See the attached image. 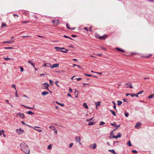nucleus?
Wrapping results in <instances>:
<instances>
[{"mask_svg": "<svg viewBox=\"0 0 154 154\" xmlns=\"http://www.w3.org/2000/svg\"><path fill=\"white\" fill-rule=\"evenodd\" d=\"M22 151L26 154H29L30 150L27 144L24 142H22L20 144Z\"/></svg>", "mask_w": 154, "mask_h": 154, "instance_id": "1", "label": "nucleus"}, {"mask_svg": "<svg viewBox=\"0 0 154 154\" xmlns=\"http://www.w3.org/2000/svg\"><path fill=\"white\" fill-rule=\"evenodd\" d=\"M42 89L48 90V86H49V85L47 83H45L42 84Z\"/></svg>", "mask_w": 154, "mask_h": 154, "instance_id": "2", "label": "nucleus"}, {"mask_svg": "<svg viewBox=\"0 0 154 154\" xmlns=\"http://www.w3.org/2000/svg\"><path fill=\"white\" fill-rule=\"evenodd\" d=\"M125 86L127 88H133L132 84L131 83H127L125 84Z\"/></svg>", "mask_w": 154, "mask_h": 154, "instance_id": "3", "label": "nucleus"}, {"mask_svg": "<svg viewBox=\"0 0 154 154\" xmlns=\"http://www.w3.org/2000/svg\"><path fill=\"white\" fill-rule=\"evenodd\" d=\"M59 22V20H52L53 23L56 25H57Z\"/></svg>", "mask_w": 154, "mask_h": 154, "instance_id": "4", "label": "nucleus"}, {"mask_svg": "<svg viewBox=\"0 0 154 154\" xmlns=\"http://www.w3.org/2000/svg\"><path fill=\"white\" fill-rule=\"evenodd\" d=\"M17 115H19L20 116V117L22 119H24L25 118V116L23 113L20 112L19 113L17 114Z\"/></svg>", "mask_w": 154, "mask_h": 154, "instance_id": "5", "label": "nucleus"}, {"mask_svg": "<svg viewBox=\"0 0 154 154\" xmlns=\"http://www.w3.org/2000/svg\"><path fill=\"white\" fill-rule=\"evenodd\" d=\"M16 131V132L19 134H22L23 132V130H21L20 128L19 130H18V129H17Z\"/></svg>", "mask_w": 154, "mask_h": 154, "instance_id": "6", "label": "nucleus"}, {"mask_svg": "<svg viewBox=\"0 0 154 154\" xmlns=\"http://www.w3.org/2000/svg\"><path fill=\"white\" fill-rule=\"evenodd\" d=\"M14 41V40H10L8 41H5L3 42H2L3 43H11L12 42H13Z\"/></svg>", "mask_w": 154, "mask_h": 154, "instance_id": "7", "label": "nucleus"}, {"mask_svg": "<svg viewBox=\"0 0 154 154\" xmlns=\"http://www.w3.org/2000/svg\"><path fill=\"white\" fill-rule=\"evenodd\" d=\"M115 49L116 50H117L118 51L121 52H123V53L125 52V50H123L122 49H121L120 48H115Z\"/></svg>", "mask_w": 154, "mask_h": 154, "instance_id": "8", "label": "nucleus"}, {"mask_svg": "<svg viewBox=\"0 0 154 154\" xmlns=\"http://www.w3.org/2000/svg\"><path fill=\"white\" fill-rule=\"evenodd\" d=\"M28 62L33 67H35V64L34 62L32 60H29L28 61Z\"/></svg>", "mask_w": 154, "mask_h": 154, "instance_id": "9", "label": "nucleus"}, {"mask_svg": "<svg viewBox=\"0 0 154 154\" xmlns=\"http://www.w3.org/2000/svg\"><path fill=\"white\" fill-rule=\"evenodd\" d=\"M107 37V35L104 34L103 36L100 37V39L104 40Z\"/></svg>", "mask_w": 154, "mask_h": 154, "instance_id": "10", "label": "nucleus"}, {"mask_svg": "<svg viewBox=\"0 0 154 154\" xmlns=\"http://www.w3.org/2000/svg\"><path fill=\"white\" fill-rule=\"evenodd\" d=\"M59 66V64L58 63H55V64H53V66H52V67H51L52 68H53L54 67H58Z\"/></svg>", "mask_w": 154, "mask_h": 154, "instance_id": "11", "label": "nucleus"}, {"mask_svg": "<svg viewBox=\"0 0 154 154\" xmlns=\"http://www.w3.org/2000/svg\"><path fill=\"white\" fill-rule=\"evenodd\" d=\"M141 123H137L135 126V127L137 128L140 127V125H141Z\"/></svg>", "mask_w": 154, "mask_h": 154, "instance_id": "12", "label": "nucleus"}, {"mask_svg": "<svg viewBox=\"0 0 154 154\" xmlns=\"http://www.w3.org/2000/svg\"><path fill=\"white\" fill-rule=\"evenodd\" d=\"M43 66L50 67L51 66V65L50 63H46L44 64Z\"/></svg>", "mask_w": 154, "mask_h": 154, "instance_id": "13", "label": "nucleus"}, {"mask_svg": "<svg viewBox=\"0 0 154 154\" xmlns=\"http://www.w3.org/2000/svg\"><path fill=\"white\" fill-rule=\"evenodd\" d=\"M78 91H77L76 90V89H75V91L74 92V94L75 95V98H77L78 97Z\"/></svg>", "mask_w": 154, "mask_h": 154, "instance_id": "14", "label": "nucleus"}, {"mask_svg": "<svg viewBox=\"0 0 154 154\" xmlns=\"http://www.w3.org/2000/svg\"><path fill=\"white\" fill-rule=\"evenodd\" d=\"M26 113L27 114H28L29 115H33L34 114V113L30 111L27 112H26Z\"/></svg>", "mask_w": 154, "mask_h": 154, "instance_id": "15", "label": "nucleus"}, {"mask_svg": "<svg viewBox=\"0 0 154 154\" xmlns=\"http://www.w3.org/2000/svg\"><path fill=\"white\" fill-rule=\"evenodd\" d=\"M48 94V92L47 91H44L42 93V94L43 96L46 95Z\"/></svg>", "mask_w": 154, "mask_h": 154, "instance_id": "16", "label": "nucleus"}, {"mask_svg": "<svg viewBox=\"0 0 154 154\" xmlns=\"http://www.w3.org/2000/svg\"><path fill=\"white\" fill-rule=\"evenodd\" d=\"M109 152H112L113 154H116V153L115 152L114 150L113 149L108 150Z\"/></svg>", "mask_w": 154, "mask_h": 154, "instance_id": "17", "label": "nucleus"}, {"mask_svg": "<svg viewBox=\"0 0 154 154\" xmlns=\"http://www.w3.org/2000/svg\"><path fill=\"white\" fill-rule=\"evenodd\" d=\"M83 107L85 109H87L88 108V106L86 103H84L83 104Z\"/></svg>", "mask_w": 154, "mask_h": 154, "instance_id": "18", "label": "nucleus"}, {"mask_svg": "<svg viewBox=\"0 0 154 154\" xmlns=\"http://www.w3.org/2000/svg\"><path fill=\"white\" fill-rule=\"evenodd\" d=\"M110 111L111 112L113 116H116V113H115V112L114 111L112 110L111 109H110Z\"/></svg>", "mask_w": 154, "mask_h": 154, "instance_id": "19", "label": "nucleus"}, {"mask_svg": "<svg viewBox=\"0 0 154 154\" xmlns=\"http://www.w3.org/2000/svg\"><path fill=\"white\" fill-rule=\"evenodd\" d=\"M112 103L113 104V108L115 109L116 110V103L115 102H114V101H112Z\"/></svg>", "mask_w": 154, "mask_h": 154, "instance_id": "20", "label": "nucleus"}, {"mask_svg": "<svg viewBox=\"0 0 154 154\" xmlns=\"http://www.w3.org/2000/svg\"><path fill=\"white\" fill-rule=\"evenodd\" d=\"M130 95L131 96V97H134V96H136V97H138V96L137 95V94H130Z\"/></svg>", "mask_w": 154, "mask_h": 154, "instance_id": "21", "label": "nucleus"}, {"mask_svg": "<svg viewBox=\"0 0 154 154\" xmlns=\"http://www.w3.org/2000/svg\"><path fill=\"white\" fill-rule=\"evenodd\" d=\"M95 123L94 122H89L88 125L89 126L92 125L94 124Z\"/></svg>", "mask_w": 154, "mask_h": 154, "instance_id": "22", "label": "nucleus"}, {"mask_svg": "<svg viewBox=\"0 0 154 154\" xmlns=\"http://www.w3.org/2000/svg\"><path fill=\"white\" fill-rule=\"evenodd\" d=\"M89 85V84L86 83H84L83 84V86L87 88L88 87V86Z\"/></svg>", "mask_w": 154, "mask_h": 154, "instance_id": "23", "label": "nucleus"}, {"mask_svg": "<svg viewBox=\"0 0 154 154\" xmlns=\"http://www.w3.org/2000/svg\"><path fill=\"white\" fill-rule=\"evenodd\" d=\"M21 123L23 125H25L26 126L31 127L29 125H27L26 123L23 121H22L21 122Z\"/></svg>", "mask_w": 154, "mask_h": 154, "instance_id": "24", "label": "nucleus"}, {"mask_svg": "<svg viewBox=\"0 0 154 154\" xmlns=\"http://www.w3.org/2000/svg\"><path fill=\"white\" fill-rule=\"evenodd\" d=\"M122 103V102L121 101H117V104L119 106L121 105Z\"/></svg>", "mask_w": 154, "mask_h": 154, "instance_id": "25", "label": "nucleus"}, {"mask_svg": "<svg viewBox=\"0 0 154 154\" xmlns=\"http://www.w3.org/2000/svg\"><path fill=\"white\" fill-rule=\"evenodd\" d=\"M63 37H65V38H69L71 40H74V39L72 38H70V37H68V36H67V35H64L63 36Z\"/></svg>", "mask_w": 154, "mask_h": 154, "instance_id": "26", "label": "nucleus"}, {"mask_svg": "<svg viewBox=\"0 0 154 154\" xmlns=\"http://www.w3.org/2000/svg\"><path fill=\"white\" fill-rule=\"evenodd\" d=\"M95 37L97 38H99L100 39V36L97 33L95 34Z\"/></svg>", "mask_w": 154, "mask_h": 154, "instance_id": "27", "label": "nucleus"}, {"mask_svg": "<svg viewBox=\"0 0 154 154\" xmlns=\"http://www.w3.org/2000/svg\"><path fill=\"white\" fill-rule=\"evenodd\" d=\"M120 124H119V125H116L115 126L116 127V128L114 130V131H115L116 130L117 128H118L120 127Z\"/></svg>", "mask_w": 154, "mask_h": 154, "instance_id": "28", "label": "nucleus"}, {"mask_svg": "<svg viewBox=\"0 0 154 154\" xmlns=\"http://www.w3.org/2000/svg\"><path fill=\"white\" fill-rule=\"evenodd\" d=\"M110 125L112 126H116V122H114L113 123H111Z\"/></svg>", "mask_w": 154, "mask_h": 154, "instance_id": "29", "label": "nucleus"}, {"mask_svg": "<svg viewBox=\"0 0 154 154\" xmlns=\"http://www.w3.org/2000/svg\"><path fill=\"white\" fill-rule=\"evenodd\" d=\"M127 145L129 146H131V144L130 140L127 143Z\"/></svg>", "mask_w": 154, "mask_h": 154, "instance_id": "30", "label": "nucleus"}, {"mask_svg": "<svg viewBox=\"0 0 154 154\" xmlns=\"http://www.w3.org/2000/svg\"><path fill=\"white\" fill-rule=\"evenodd\" d=\"M152 97H154V95L153 94V95H149L148 97V98H152Z\"/></svg>", "mask_w": 154, "mask_h": 154, "instance_id": "31", "label": "nucleus"}, {"mask_svg": "<svg viewBox=\"0 0 154 154\" xmlns=\"http://www.w3.org/2000/svg\"><path fill=\"white\" fill-rule=\"evenodd\" d=\"M49 81L50 82V85H53V81L51 80H49Z\"/></svg>", "mask_w": 154, "mask_h": 154, "instance_id": "32", "label": "nucleus"}, {"mask_svg": "<svg viewBox=\"0 0 154 154\" xmlns=\"http://www.w3.org/2000/svg\"><path fill=\"white\" fill-rule=\"evenodd\" d=\"M96 143H94L93 144V146L92 147V148L93 149H95L96 148Z\"/></svg>", "mask_w": 154, "mask_h": 154, "instance_id": "33", "label": "nucleus"}, {"mask_svg": "<svg viewBox=\"0 0 154 154\" xmlns=\"http://www.w3.org/2000/svg\"><path fill=\"white\" fill-rule=\"evenodd\" d=\"M105 124V123L103 122V121H101V122H100V124H99V125H102L104 124Z\"/></svg>", "mask_w": 154, "mask_h": 154, "instance_id": "34", "label": "nucleus"}, {"mask_svg": "<svg viewBox=\"0 0 154 154\" xmlns=\"http://www.w3.org/2000/svg\"><path fill=\"white\" fill-rule=\"evenodd\" d=\"M4 131L3 130L0 131V136H1L2 134H4Z\"/></svg>", "mask_w": 154, "mask_h": 154, "instance_id": "35", "label": "nucleus"}, {"mask_svg": "<svg viewBox=\"0 0 154 154\" xmlns=\"http://www.w3.org/2000/svg\"><path fill=\"white\" fill-rule=\"evenodd\" d=\"M124 114H125V117H127L128 116L129 114L127 112H125L124 113Z\"/></svg>", "mask_w": 154, "mask_h": 154, "instance_id": "36", "label": "nucleus"}, {"mask_svg": "<svg viewBox=\"0 0 154 154\" xmlns=\"http://www.w3.org/2000/svg\"><path fill=\"white\" fill-rule=\"evenodd\" d=\"M4 59L7 61H8L9 60H11L12 59L11 58H10L5 57V58H4Z\"/></svg>", "mask_w": 154, "mask_h": 154, "instance_id": "37", "label": "nucleus"}, {"mask_svg": "<svg viewBox=\"0 0 154 154\" xmlns=\"http://www.w3.org/2000/svg\"><path fill=\"white\" fill-rule=\"evenodd\" d=\"M6 26V25L5 23H2V26H1V27H3Z\"/></svg>", "mask_w": 154, "mask_h": 154, "instance_id": "38", "label": "nucleus"}, {"mask_svg": "<svg viewBox=\"0 0 154 154\" xmlns=\"http://www.w3.org/2000/svg\"><path fill=\"white\" fill-rule=\"evenodd\" d=\"M117 137H118V138H119V137H121V134H120V133H118L117 135Z\"/></svg>", "mask_w": 154, "mask_h": 154, "instance_id": "39", "label": "nucleus"}, {"mask_svg": "<svg viewBox=\"0 0 154 154\" xmlns=\"http://www.w3.org/2000/svg\"><path fill=\"white\" fill-rule=\"evenodd\" d=\"M48 149H52V146L51 144L49 145L47 148Z\"/></svg>", "mask_w": 154, "mask_h": 154, "instance_id": "40", "label": "nucleus"}, {"mask_svg": "<svg viewBox=\"0 0 154 154\" xmlns=\"http://www.w3.org/2000/svg\"><path fill=\"white\" fill-rule=\"evenodd\" d=\"M66 27L68 29H70V28L69 27V25L68 23H67L66 24Z\"/></svg>", "mask_w": 154, "mask_h": 154, "instance_id": "41", "label": "nucleus"}, {"mask_svg": "<svg viewBox=\"0 0 154 154\" xmlns=\"http://www.w3.org/2000/svg\"><path fill=\"white\" fill-rule=\"evenodd\" d=\"M132 152H133V153L135 154L137 153V151L136 150H132Z\"/></svg>", "mask_w": 154, "mask_h": 154, "instance_id": "42", "label": "nucleus"}, {"mask_svg": "<svg viewBox=\"0 0 154 154\" xmlns=\"http://www.w3.org/2000/svg\"><path fill=\"white\" fill-rule=\"evenodd\" d=\"M78 140L80 145L81 144V143L80 142L81 137H78Z\"/></svg>", "mask_w": 154, "mask_h": 154, "instance_id": "43", "label": "nucleus"}, {"mask_svg": "<svg viewBox=\"0 0 154 154\" xmlns=\"http://www.w3.org/2000/svg\"><path fill=\"white\" fill-rule=\"evenodd\" d=\"M54 48L55 49H57V51H59V49H60V47H54Z\"/></svg>", "mask_w": 154, "mask_h": 154, "instance_id": "44", "label": "nucleus"}, {"mask_svg": "<svg viewBox=\"0 0 154 154\" xmlns=\"http://www.w3.org/2000/svg\"><path fill=\"white\" fill-rule=\"evenodd\" d=\"M15 96L16 97H19V96L18 95L17 93V91L16 90H15Z\"/></svg>", "mask_w": 154, "mask_h": 154, "instance_id": "45", "label": "nucleus"}, {"mask_svg": "<svg viewBox=\"0 0 154 154\" xmlns=\"http://www.w3.org/2000/svg\"><path fill=\"white\" fill-rule=\"evenodd\" d=\"M100 102H97L96 103V105L97 106H100Z\"/></svg>", "mask_w": 154, "mask_h": 154, "instance_id": "46", "label": "nucleus"}, {"mask_svg": "<svg viewBox=\"0 0 154 154\" xmlns=\"http://www.w3.org/2000/svg\"><path fill=\"white\" fill-rule=\"evenodd\" d=\"M12 87H13V88H14L15 89V90H16V85L14 84H13L12 85Z\"/></svg>", "mask_w": 154, "mask_h": 154, "instance_id": "47", "label": "nucleus"}, {"mask_svg": "<svg viewBox=\"0 0 154 154\" xmlns=\"http://www.w3.org/2000/svg\"><path fill=\"white\" fill-rule=\"evenodd\" d=\"M57 103L58 104L60 105V106H64V104H63L61 103H58L57 102Z\"/></svg>", "mask_w": 154, "mask_h": 154, "instance_id": "48", "label": "nucleus"}, {"mask_svg": "<svg viewBox=\"0 0 154 154\" xmlns=\"http://www.w3.org/2000/svg\"><path fill=\"white\" fill-rule=\"evenodd\" d=\"M84 75L87 76H93L92 75H90V74H86V73H85L84 74Z\"/></svg>", "mask_w": 154, "mask_h": 154, "instance_id": "49", "label": "nucleus"}, {"mask_svg": "<svg viewBox=\"0 0 154 154\" xmlns=\"http://www.w3.org/2000/svg\"><path fill=\"white\" fill-rule=\"evenodd\" d=\"M73 65L74 66H77L80 69L81 68V66H80L79 65H76V64H73Z\"/></svg>", "mask_w": 154, "mask_h": 154, "instance_id": "50", "label": "nucleus"}, {"mask_svg": "<svg viewBox=\"0 0 154 154\" xmlns=\"http://www.w3.org/2000/svg\"><path fill=\"white\" fill-rule=\"evenodd\" d=\"M66 51H60L65 53H67V51H68V50H66V49H65Z\"/></svg>", "mask_w": 154, "mask_h": 154, "instance_id": "51", "label": "nucleus"}, {"mask_svg": "<svg viewBox=\"0 0 154 154\" xmlns=\"http://www.w3.org/2000/svg\"><path fill=\"white\" fill-rule=\"evenodd\" d=\"M20 71L21 72H23V71L24 69L22 67H20Z\"/></svg>", "mask_w": 154, "mask_h": 154, "instance_id": "52", "label": "nucleus"}, {"mask_svg": "<svg viewBox=\"0 0 154 154\" xmlns=\"http://www.w3.org/2000/svg\"><path fill=\"white\" fill-rule=\"evenodd\" d=\"M23 106L25 108H27L30 109H33V107H28V106Z\"/></svg>", "mask_w": 154, "mask_h": 154, "instance_id": "53", "label": "nucleus"}, {"mask_svg": "<svg viewBox=\"0 0 154 154\" xmlns=\"http://www.w3.org/2000/svg\"><path fill=\"white\" fill-rule=\"evenodd\" d=\"M50 127L52 129L54 130H55L56 129L55 128L54 126H51V127Z\"/></svg>", "mask_w": 154, "mask_h": 154, "instance_id": "54", "label": "nucleus"}, {"mask_svg": "<svg viewBox=\"0 0 154 154\" xmlns=\"http://www.w3.org/2000/svg\"><path fill=\"white\" fill-rule=\"evenodd\" d=\"M12 47H5V49H12Z\"/></svg>", "mask_w": 154, "mask_h": 154, "instance_id": "55", "label": "nucleus"}, {"mask_svg": "<svg viewBox=\"0 0 154 154\" xmlns=\"http://www.w3.org/2000/svg\"><path fill=\"white\" fill-rule=\"evenodd\" d=\"M84 29L86 31H88V29L87 27H85L84 28Z\"/></svg>", "mask_w": 154, "mask_h": 154, "instance_id": "56", "label": "nucleus"}, {"mask_svg": "<svg viewBox=\"0 0 154 154\" xmlns=\"http://www.w3.org/2000/svg\"><path fill=\"white\" fill-rule=\"evenodd\" d=\"M75 140H76V141L77 142H79V140H78V137H75Z\"/></svg>", "mask_w": 154, "mask_h": 154, "instance_id": "57", "label": "nucleus"}, {"mask_svg": "<svg viewBox=\"0 0 154 154\" xmlns=\"http://www.w3.org/2000/svg\"><path fill=\"white\" fill-rule=\"evenodd\" d=\"M143 92V91H140L138 93H137V95L138 96V95L141 94Z\"/></svg>", "mask_w": 154, "mask_h": 154, "instance_id": "58", "label": "nucleus"}, {"mask_svg": "<svg viewBox=\"0 0 154 154\" xmlns=\"http://www.w3.org/2000/svg\"><path fill=\"white\" fill-rule=\"evenodd\" d=\"M73 143H71L69 144V148L71 147L72 146H73Z\"/></svg>", "mask_w": 154, "mask_h": 154, "instance_id": "59", "label": "nucleus"}, {"mask_svg": "<svg viewBox=\"0 0 154 154\" xmlns=\"http://www.w3.org/2000/svg\"><path fill=\"white\" fill-rule=\"evenodd\" d=\"M69 92H70V93H71L72 92V89L71 88H69Z\"/></svg>", "mask_w": 154, "mask_h": 154, "instance_id": "60", "label": "nucleus"}, {"mask_svg": "<svg viewBox=\"0 0 154 154\" xmlns=\"http://www.w3.org/2000/svg\"><path fill=\"white\" fill-rule=\"evenodd\" d=\"M112 138H115L116 139H117L118 138V137H117V136H115V135H113V137H112Z\"/></svg>", "mask_w": 154, "mask_h": 154, "instance_id": "61", "label": "nucleus"}, {"mask_svg": "<svg viewBox=\"0 0 154 154\" xmlns=\"http://www.w3.org/2000/svg\"><path fill=\"white\" fill-rule=\"evenodd\" d=\"M59 82L57 81H56L55 82V84L58 86H59L57 84V83H58Z\"/></svg>", "mask_w": 154, "mask_h": 154, "instance_id": "62", "label": "nucleus"}, {"mask_svg": "<svg viewBox=\"0 0 154 154\" xmlns=\"http://www.w3.org/2000/svg\"><path fill=\"white\" fill-rule=\"evenodd\" d=\"M81 79H81V78H76V79L78 81H79Z\"/></svg>", "mask_w": 154, "mask_h": 154, "instance_id": "63", "label": "nucleus"}, {"mask_svg": "<svg viewBox=\"0 0 154 154\" xmlns=\"http://www.w3.org/2000/svg\"><path fill=\"white\" fill-rule=\"evenodd\" d=\"M119 143V142L118 141H114L113 142V144L114 145H115L116 143Z\"/></svg>", "mask_w": 154, "mask_h": 154, "instance_id": "64", "label": "nucleus"}]
</instances>
